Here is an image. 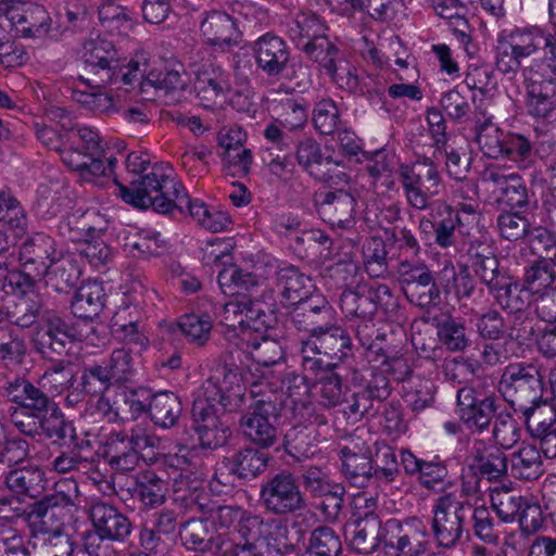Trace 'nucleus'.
Listing matches in <instances>:
<instances>
[{"label":"nucleus","mask_w":556,"mask_h":556,"mask_svg":"<svg viewBox=\"0 0 556 556\" xmlns=\"http://www.w3.org/2000/svg\"><path fill=\"white\" fill-rule=\"evenodd\" d=\"M114 181L123 201L135 207H152L162 214H168L175 208L180 212L188 210L200 225L210 212L203 202L191 200L182 184L166 175L161 166H154L149 174L132 180L129 187L121 184L116 178Z\"/></svg>","instance_id":"f257e3e1"},{"label":"nucleus","mask_w":556,"mask_h":556,"mask_svg":"<svg viewBox=\"0 0 556 556\" xmlns=\"http://www.w3.org/2000/svg\"><path fill=\"white\" fill-rule=\"evenodd\" d=\"M83 60L88 70V77L79 76V81L81 85L92 88H104L112 84L134 87L136 81L143 78L148 70L146 62L124 63V60L118 56L114 43L102 38L85 43Z\"/></svg>","instance_id":"f03ea898"},{"label":"nucleus","mask_w":556,"mask_h":556,"mask_svg":"<svg viewBox=\"0 0 556 556\" xmlns=\"http://www.w3.org/2000/svg\"><path fill=\"white\" fill-rule=\"evenodd\" d=\"M300 356L302 370L316 377L324 370L351 364L355 358L354 344L349 331L336 319L301 341Z\"/></svg>","instance_id":"7ed1b4c3"},{"label":"nucleus","mask_w":556,"mask_h":556,"mask_svg":"<svg viewBox=\"0 0 556 556\" xmlns=\"http://www.w3.org/2000/svg\"><path fill=\"white\" fill-rule=\"evenodd\" d=\"M282 521L243 510L237 531L240 542L231 545V556H283L293 545L282 541Z\"/></svg>","instance_id":"20e7f679"},{"label":"nucleus","mask_w":556,"mask_h":556,"mask_svg":"<svg viewBox=\"0 0 556 556\" xmlns=\"http://www.w3.org/2000/svg\"><path fill=\"white\" fill-rule=\"evenodd\" d=\"M542 366L536 362L509 363L500 379V391L526 419L534 417L543 402Z\"/></svg>","instance_id":"39448f33"},{"label":"nucleus","mask_w":556,"mask_h":556,"mask_svg":"<svg viewBox=\"0 0 556 556\" xmlns=\"http://www.w3.org/2000/svg\"><path fill=\"white\" fill-rule=\"evenodd\" d=\"M137 375L132 352L114 349L108 357L84 363L78 371L77 389L89 396L106 393L112 387H123Z\"/></svg>","instance_id":"423d86ee"},{"label":"nucleus","mask_w":556,"mask_h":556,"mask_svg":"<svg viewBox=\"0 0 556 556\" xmlns=\"http://www.w3.org/2000/svg\"><path fill=\"white\" fill-rule=\"evenodd\" d=\"M261 384H253L251 394L253 401L242 413L238 421L242 435L254 446L267 450L274 446L279 440V430L276 427L283 401L277 393L265 394L256 390Z\"/></svg>","instance_id":"0eeeda50"},{"label":"nucleus","mask_w":556,"mask_h":556,"mask_svg":"<svg viewBox=\"0 0 556 556\" xmlns=\"http://www.w3.org/2000/svg\"><path fill=\"white\" fill-rule=\"evenodd\" d=\"M63 485L68 488V492L56 490L27 506L26 522L33 536L67 534L65 532V510L77 505L79 491L76 481L58 483L60 488Z\"/></svg>","instance_id":"6e6552de"},{"label":"nucleus","mask_w":556,"mask_h":556,"mask_svg":"<svg viewBox=\"0 0 556 556\" xmlns=\"http://www.w3.org/2000/svg\"><path fill=\"white\" fill-rule=\"evenodd\" d=\"M498 396L491 378L481 377L457 391L456 407L459 420L472 432L489 430L498 409Z\"/></svg>","instance_id":"1a4fd4ad"},{"label":"nucleus","mask_w":556,"mask_h":556,"mask_svg":"<svg viewBox=\"0 0 556 556\" xmlns=\"http://www.w3.org/2000/svg\"><path fill=\"white\" fill-rule=\"evenodd\" d=\"M245 391L242 368L225 362L202 383L193 402L211 404L222 413H232L244 406Z\"/></svg>","instance_id":"9d476101"},{"label":"nucleus","mask_w":556,"mask_h":556,"mask_svg":"<svg viewBox=\"0 0 556 556\" xmlns=\"http://www.w3.org/2000/svg\"><path fill=\"white\" fill-rule=\"evenodd\" d=\"M472 504L462 493L445 492L434 502L431 530L438 546L452 549L462 541Z\"/></svg>","instance_id":"9b49d317"},{"label":"nucleus","mask_w":556,"mask_h":556,"mask_svg":"<svg viewBox=\"0 0 556 556\" xmlns=\"http://www.w3.org/2000/svg\"><path fill=\"white\" fill-rule=\"evenodd\" d=\"M340 307L350 320L374 318L378 309L392 315L399 309V300L392 289L384 283H357L345 288L340 295Z\"/></svg>","instance_id":"f8f14e48"},{"label":"nucleus","mask_w":556,"mask_h":556,"mask_svg":"<svg viewBox=\"0 0 556 556\" xmlns=\"http://www.w3.org/2000/svg\"><path fill=\"white\" fill-rule=\"evenodd\" d=\"M548 30L539 26L502 30L496 39L495 66L503 74L516 73L525 59L533 55L546 43Z\"/></svg>","instance_id":"ddd939ff"},{"label":"nucleus","mask_w":556,"mask_h":556,"mask_svg":"<svg viewBox=\"0 0 556 556\" xmlns=\"http://www.w3.org/2000/svg\"><path fill=\"white\" fill-rule=\"evenodd\" d=\"M258 501L266 513L273 516H294L307 507V503L295 476L280 470L261 483Z\"/></svg>","instance_id":"4468645a"},{"label":"nucleus","mask_w":556,"mask_h":556,"mask_svg":"<svg viewBox=\"0 0 556 556\" xmlns=\"http://www.w3.org/2000/svg\"><path fill=\"white\" fill-rule=\"evenodd\" d=\"M399 174L407 203L418 211L431 207L430 200L442 188L441 176L433 161L424 157L413 164H401Z\"/></svg>","instance_id":"2eb2a0df"},{"label":"nucleus","mask_w":556,"mask_h":556,"mask_svg":"<svg viewBox=\"0 0 556 556\" xmlns=\"http://www.w3.org/2000/svg\"><path fill=\"white\" fill-rule=\"evenodd\" d=\"M399 282L406 300L422 311L430 312L442 303L440 279L424 263L402 262Z\"/></svg>","instance_id":"dca6fc26"},{"label":"nucleus","mask_w":556,"mask_h":556,"mask_svg":"<svg viewBox=\"0 0 556 556\" xmlns=\"http://www.w3.org/2000/svg\"><path fill=\"white\" fill-rule=\"evenodd\" d=\"M391 392L389 378L382 371L372 372L366 387L344 395L342 413L354 424L371 419L379 413L381 404Z\"/></svg>","instance_id":"f3484780"},{"label":"nucleus","mask_w":556,"mask_h":556,"mask_svg":"<svg viewBox=\"0 0 556 556\" xmlns=\"http://www.w3.org/2000/svg\"><path fill=\"white\" fill-rule=\"evenodd\" d=\"M16 421V428L25 435L43 437L53 445L62 448H72L78 444V435L73 421L68 420L61 407L55 405L38 419L24 417Z\"/></svg>","instance_id":"a211bd4d"},{"label":"nucleus","mask_w":556,"mask_h":556,"mask_svg":"<svg viewBox=\"0 0 556 556\" xmlns=\"http://www.w3.org/2000/svg\"><path fill=\"white\" fill-rule=\"evenodd\" d=\"M149 446H153V440L140 428L114 431L108 438L103 458L116 471H131L139 463V453Z\"/></svg>","instance_id":"6ab92c4d"},{"label":"nucleus","mask_w":556,"mask_h":556,"mask_svg":"<svg viewBox=\"0 0 556 556\" xmlns=\"http://www.w3.org/2000/svg\"><path fill=\"white\" fill-rule=\"evenodd\" d=\"M417 519L401 522L391 518L383 525L381 536V551L386 556H420L427 549V542L422 540L425 530L419 531Z\"/></svg>","instance_id":"aec40b11"},{"label":"nucleus","mask_w":556,"mask_h":556,"mask_svg":"<svg viewBox=\"0 0 556 556\" xmlns=\"http://www.w3.org/2000/svg\"><path fill=\"white\" fill-rule=\"evenodd\" d=\"M7 395L10 401L17 404L20 410L11 414V421L16 427V421L24 420V417L38 419L47 414L58 403L36 387L29 380L15 379L7 387Z\"/></svg>","instance_id":"412c9836"},{"label":"nucleus","mask_w":556,"mask_h":556,"mask_svg":"<svg viewBox=\"0 0 556 556\" xmlns=\"http://www.w3.org/2000/svg\"><path fill=\"white\" fill-rule=\"evenodd\" d=\"M191 416L202 448L216 450L227 444L232 431L222 420L218 407H213L211 404H204L203 402H193Z\"/></svg>","instance_id":"4be33fe9"},{"label":"nucleus","mask_w":556,"mask_h":556,"mask_svg":"<svg viewBox=\"0 0 556 556\" xmlns=\"http://www.w3.org/2000/svg\"><path fill=\"white\" fill-rule=\"evenodd\" d=\"M62 252L55 239L45 231L29 233L18 247V260L24 270L43 279V273Z\"/></svg>","instance_id":"5701e85b"},{"label":"nucleus","mask_w":556,"mask_h":556,"mask_svg":"<svg viewBox=\"0 0 556 556\" xmlns=\"http://www.w3.org/2000/svg\"><path fill=\"white\" fill-rule=\"evenodd\" d=\"M230 307H235V313H240L245 316V323L249 328L255 331L262 328H271L277 321L276 316V302L271 291L265 288H260L257 291L247 293L240 298L236 303L230 302L226 305V311L229 312Z\"/></svg>","instance_id":"b1692460"},{"label":"nucleus","mask_w":556,"mask_h":556,"mask_svg":"<svg viewBox=\"0 0 556 556\" xmlns=\"http://www.w3.org/2000/svg\"><path fill=\"white\" fill-rule=\"evenodd\" d=\"M289 315L293 326L308 334L321 330L324 326L337 319L336 311L329 301L316 292L291 306Z\"/></svg>","instance_id":"393cba45"},{"label":"nucleus","mask_w":556,"mask_h":556,"mask_svg":"<svg viewBox=\"0 0 556 556\" xmlns=\"http://www.w3.org/2000/svg\"><path fill=\"white\" fill-rule=\"evenodd\" d=\"M109 219L97 208H78L67 214L58 224L61 237L73 242L94 240L103 235L109 227Z\"/></svg>","instance_id":"a878e982"},{"label":"nucleus","mask_w":556,"mask_h":556,"mask_svg":"<svg viewBox=\"0 0 556 556\" xmlns=\"http://www.w3.org/2000/svg\"><path fill=\"white\" fill-rule=\"evenodd\" d=\"M89 519L93 529L108 542L125 543L132 533L129 517L116 506L103 501L93 503L89 508Z\"/></svg>","instance_id":"bb28decb"},{"label":"nucleus","mask_w":556,"mask_h":556,"mask_svg":"<svg viewBox=\"0 0 556 556\" xmlns=\"http://www.w3.org/2000/svg\"><path fill=\"white\" fill-rule=\"evenodd\" d=\"M375 503L372 498L367 500L365 510H356L349 522L352 547L361 554L376 552L381 546L382 521L370 509L371 506H375Z\"/></svg>","instance_id":"cd10ccee"},{"label":"nucleus","mask_w":556,"mask_h":556,"mask_svg":"<svg viewBox=\"0 0 556 556\" xmlns=\"http://www.w3.org/2000/svg\"><path fill=\"white\" fill-rule=\"evenodd\" d=\"M257 68L266 76L280 78L289 67L290 49L287 42L273 33H266L253 43Z\"/></svg>","instance_id":"c85d7f7f"},{"label":"nucleus","mask_w":556,"mask_h":556,"mask_svg":"<svg viewBox=\"0 0 556 556\" xmlns=\"http://www.w3.org/2000/svg\"><path fill=\"white\" fill-rule=\"evenodd\" d=\"M316 206L321 219L332 227L346 229L354 223L356 200L343 188L319 193Z\"/></svg>","instance_id":"c756f323"},{"label":"nucleus","mask_w":556,"mask_h":556,"mask_svg":"<svg viewBox=\"0 0 556 556\" xmlns=\"http://www.w3.org/2000/svg\"><path fill=\"white\" fill-rule=\"evenodd\" d=\"M467 256L475 276L488 291L509 274L508 269L501 267L494 247L485 241H471Z\"/></svg>","instance_id":"7c9ffc66"},{"label":"nucleus","mask_w":556,"mask_h":556,"mask_svg":"<svg viewBox=\"0 0 556 556\" xmlns=\"http://www.w3.org/2000/svg\"><path fill=\"white\" fill-rule=\"evenodd\" d=\"M341 472L353 486L365 488L374 484L372 464L369 458V446L351 442L339 452Z\"/></svg>","instance_id":"2f4dec72"},{"label":"nucleus","mask_w":556,"mask_h":556,"mask_svg":"<svg viewBox=\"0 0 556 556\" xmlns=\"http://www.w3.org/2000/svg\"><path fill=\"white\" fill-rule=\"evenodd\" d=\"M256 446H244L222 459V468L238 480H252L262 475L270 460L267 453Z\"/></svg>","instance_id":"473e14b6"},{"label":"nucleus","mask_w":556,"mask_h":556,"mask_svg":"<svg viewBox=\"0 0 556 556\" xmlns=\"http://www.w3.org/2000/svg\"><path fill=\"white\" fill-rule=\"evenodd\" d=\"M200 29L211 46L224 49L239 43L240 33L236 22L224 11L205 12Z\"/></svg>","instance_id":"72a5a7b5"},{"label":"nucleus","mask_w":556,"mask_h":556,"mask_svg":"<svg viewBox=\"0 0 556 556\" xmlns=\"http://www.w3.org/2000/svg\"><path fill=\"white\" fill-rule=\"evenodd\" d=\"M179 536L187 549L199 553H219L226 543L220 535L211 533L208 520L205 518H191L181 523Z\"/></svg>","instance_id":"f704fd0d"},{"label":"nucleus","mask_w":556,"mask_h":556,"mask_svg":"<svg viewBox=\"0 0 556 556\" xmlns=\"http://www.w3.org/2000/svg\"><path fill=\"white\" fill-rule=\"evenodd\" d=\"M440 274L442 291L445 294L453 293L459 302H478L484 298V289L478 286L476 276L471 275L468 265H463L458 271L453 265L445 266Z\"/></svg>","instance_id":"c9c22d12"},{"label":"nucleus","mask_w":556,"mask_h":556,"mask_svg":"<svg viewBox=\"0 0 556 556\" xmlns=\"http://www.w3.org/2000/svg\"><path fill=\"white\" fill-rule=\"evenodd\" d=\"M276 288L281 303L291 307L309 295L314 285L309 276L301 273L296 266L289 265L276 271Z\"/></svg>","instance_id":"e433bc0d"},{"label":"nucleus","mask_w":556,"mask_h":556,"mask_svg":"<svg viewBox=\"0 0 556 556\" xmlns=\"http://www.w3.org/2000/svg\"><path fill=\"white\" fill-rule=\"evenodd\" d=\"M494 301L509 313H522L529 308L533 295L515 276L506 275L489 290Z\"/></svg>","instance_id":"4c0bfd02"},{"label":"nucleus","mask_w":556,"mask_h":556,"mask_svg":"<svg viewBox=\"0 0 556 556\" xmlns=\"http://www.w3.org/2000/svg\"><path fill=\"white\" fill-rule=\"evenodd\" d=\"M556 109V81L553 76L533 77L527 84V110L533 117L545 118Z\"/></svg>","instance_id":"58836bf2"},{"label":"nucleus","mask_w":556,"mask_h":556,"mask_svg":"<svg viewBox=\"0 0 556 556\" xmlns=\"http://www.w3.org/2000/svg\"><path fill=\"white\" fill-rule=\"evenodd\" d=\"M105 293L101 283L88 281L77 288L71 301L72 314L83 320L98 317L104 307Z\"/></svg>","instance_id":"ea45409f"},{"label":"nucleus","mask_w":556,"mask_h":556,"mask_svg":"<svg viewBox=\"0 0 556 556\" xmlns=\"http://www.w3.org/2000/svg\"><path fill=\"white\" fill-rule=\"evenodd\" d=\"M476 140L480 150L489 159H501L505 147L506 132L493 123V115L484 110L475 113Z\"/></svg>","instance_id":"a19ab883"},{"label":"nucleus","mask_w":556,"mask_h":556,"mask_svg":"<svg viewBox=\"0 0 556 556\" xmlns=\"http://www.w3.org/2000/svg\"><path fill=\"white\" fill-rule=\"evenodd\" d=\"M81 275L77 261L70 254L62 253L54 260L43 273L46 285L56 292H68L76 288Z\"/></svg>","instance_id":"79ce46f5"},{"label":"nucleus","mask_w":556,"mask_h":556,"mask_svg":"<svg viewBox=\"0 0 556 556\" xmlns=\"http://www.w3.org/2000/svg\"><path fill=\"white\" fill-rule=\"evenodd\" d=\"M473 102L475 94L468 87L456 86L442 93L440 106L452 122L464 124L469 122L475 113L481 111H472Z\"/></svg>","instance_id":"37998d69"},{"label":"nucleus","mask_w":556,"mask_h":556,"mask_svg":"<svg viewBox=\"0 0 556 556\" xmlns=\"http://www.w3.org/2000/svg\"><path fill=\"white\" fill-rule=\"evenodd\" d=\"M369 458H371L372 477L376 484H390L400 476L395 450L387 442H375L374 450L369 447Z\"/></svg>","instance_id":"c03bdc74"},{"label":"nucleus","mask_w":556,"mask_h":556,"mask_svg":"<svg viewBox=\"0 0 556 556\" xmlns=\"http://www.w3.org/2000/svg\"><path fill=\"white\" fill-rule=\"evenodd\" d=\"M8 18L14 25L16 34L24 38H40L48 34L49 15L42 7H36L24 13H20L14 5L7 13Z\"/></svg>","instance_id":"a18cd8bd"},{"label":"nucleus","mask_w":556,"mask_h":556,"mask_svg":"<svg viewBox=\"0 0 556 556\" xmlns=\"http://www.w3.org/2000/svg\"><path fill=\"white\" fill-rule=\"evenodd\" d=\"M437 334L439 342L450 352H464L472 343L470 330L466 326L465 319L446 316L437 324Z\"/></svg>","instance_id":"49530a36"},{"label":"nucleus","mask_w":556,"mask_h":556,"mask_svg":"<svg viewBox=\"0 0 556 556\" xmlns=\"http://www.w3.org/2000/svg\"><path fill=\"white\" fill-rule=\"evenodd\" d=\"M182 413L179 396L172 391L155 392L149 417L161 428L169 429L177 425Z\"/></svg>","instance_id":"de8ad7c7"},{"label":"nucleus","mask_w":556,"mask_h":556,"mask_svg":"<svg viewBox=\"0 0 556 556\" xmlns=\"http://www.w3.org/2000/svg\"><path fill=\"white\" fill-rule=\"evenodd\" d=\"M472 457L475 467L488 480L496 481L506 476L509 460L500 447L475 445Z\"/></svg>","instance_id":"09e8293b"},{"label":"nucleus","mask_w":556,"mask_h":556,"mask_svg":"<svg viewBox=\"0 0 556 556\" xmlns=\"http://www.w3.org/2000/svg\"><path fill=\"white\" fill-rule=\"evenodd\" d=\"M490 178L501 185V202L510 211L527 212L530 208V195L520 176L491 173Z\"/></svg>","instance_id":"8fccbe9b"},{"label":"nucleus","mask_w":556,"mask_h":556,"mask_svg":"<svg viewBox=\"0 0 556 556\" xmlns=\"http://www.w3.org/2000/svg\"><path fill=\"white\" fill-rule=\"evenodd\" d=\"M5 484L17 494L36 498L46 488L45 473L33 466L13 469L7 475Z\"/></svg>","instance_id":"3c124183"},{"label":"nucleus","mask_w":556,"mask_h":556,"mask_svg":"<svg viewBox=\"0 0 556 556\" xmlns=\"http://www.w3.org/2000/svg\"><path fill=\"white\" fill-rule=\"evenodd\" d=\"M430 216L434 217V241L441 248L452 247L455 241L456 226L462 225V219L455 210L442 202L431 206Z\"/></svg>","instance_id":"603ef678"},{"label":"nucleus","mask_w":556,"mask_h":556,"mask_svg":"<svg viewBox=\"0 0 556 556\" xmlns=\"http://www.w3.org/2000/svg\"><path fill=\"white\" fill-rule=\"evenodd\" d=\"M511 476L521 480H535L544 472L541 452L533 445H522L509 458Z\"/></svg>","instance_id":"864d4df0"},{"label":"nucleus","mask_w":556,"mask_h":556,"mask_svg":"<svg viewBox=\"0 0 556 556\" xmlns=\"http://www.w3.org/2000/svg\"><path fill=\"white\" fill-rule=\"evenodd\" d=\"M536 153L534 142L529 136L514 131L506 132L502 159L511 161L519 169H529L536 163Z\"/></svg>","instance_id":"5fc2aeb1"},{"label":"nucleus","mask_w":556,"mask_h":556,"mask_svg":"<svg viewBox=\"0 0 556 556\" xmlns=\"http://www.w3.org/2000/svg\"><path fill=\"white\" fill-rule=\"evenodd\" d=\"M0 223L15 239L23 238L28 229L27 214L9 189L0 191Z\"/></svg>","instance_id":"6e6d98bb"},{"label":"nucleus","mask_w":556,"mask_h":556,"mask_svg":"<svg viewBox=\"0 0 556 556\" xmlns=\"http://www.w3.org/2000/svg\"><path fill=\"white\" fill-rule=\"evenodd\" d=\"M218 285L224 293L244 295L261 288L254 274L239 268L237 265L224 267L217 277Z\"/></svg>","instance_id":"4d7b16f0"},{"label":"nucleus","mask_w":556,"mask_h":556,"mask_svg":"<svg viewBox=\"0 0 556 556\" xmlns=\"http://www.w3.org/2000/svg\"><path fill=\"white\" fill-rule=\"evenodd\" d=\"M166 485L154 471H143L138 475L132 496L138 498L146 507H156L165 501Z\"/></svg>","instance_id":"13d9d810"},{"label":"nucleus","mask_w":556,"mask_h":556,"mask_svg":"<svg viewBox=\"0 0 556 556\" xmlns=\"http://www.w3.org/2000/svg\"><path fill=\"white\" fill-rule=\"evenodd\" d=\"M98 17L102 28L111 35L126 36L132 28L128 10L113 0H105L98 7Z\"/></svg>","instance_id":"bf43d9fd"},{"label":"nucleus","mask_w":556,"mask_h":556,"mask_svg":"<svg viewBox=\"0 0 556 556\" xmlns=\"http://www.w3.org/2000/svg\"><path fill=\"white\" fill-rule=\"evenodd\" d=\"M275 122L289 130L302 128L307 121V106L304 101L294 98H283L273 103Z\"/></svg>","instance_id":"052dcab7"},{"label":"nucleus","mask_w":556,"mask_h":556,"mask_svg":"<svg viewBox=\"0 0 556 556\" xmlns=\"http://www.w3.org/2000/svg\"><path fill=\"white\" fill-rule=\"evenodd\" d=\"M42 311V300L39 294L21 295L11 308L8 309V318L11 324L21 328L34 325Z\"/></svg>","instance_id":"680f3d73"},{"label":"nucleus","mask_w":556,"mask_h":556,"mask_svg":"<svg viewBox=\"0 0 556 556\" xmlns=\"http://www.w3.org/2000/svg\"><path fill=\"white\" fill-rule=\"evenodd\" d=\"M303 51L326 73L340 60L339 49L326 36H314L304 45Z\"/></svg>","instance_id":"e2e57ef3"},{"label":"nucleus","mask_w":556,"mask_h":556,"mask_svg":"<svg viewBox=\"0 0 556 556\" xmlns=\"http://www.w3.org/2000/svg\"><path fill=\"white\" fill-rule=\"evenodd\" d=\"M555 279L556 273L552 262L536 260L525 268L521 282L534 295L551 287Z\"/></svg>","instance_id":"0e129e2a"},{"label":"nucleus","mask_w":556,"mask_h":556,"mask_svg":"<svg viewBox=\"0 0 556 556\" xmlns=\"http://www.w3.org/2000/svg\"><path fill=\"white\" fill-rule=\"evenodd\" d=\"M369 362H380L388 357L395 356L402 351V341L397 338V333L393 329H384L374 336L365 349Z\"/></svg>","instance_id":"69168bd1"},{"label":"nucleus","mask_w":556,"mask_h":556,"mask_svg":"<svg viewBox=\"0 0 556 556\" xmlns=\"http://www.w3.org/2000/svg\"><path fill=\"white\" fill-rule=\"evenodd\" d=\"M523 212L504 211L496 218L500 236L508 241H518L529 237L531 232L530 220L522 215Z\"/></svg>","instance_id":"338daca9"},{"label":"nucleus","mask_w":556,"mask_h":556,"mask_svg":"<svg viewBox=\"0 0 556 556\" xmlns=\"http://www.w3.org/2000/svg\"><path fill=\"white\" fill-rule=\"evenodd\" d=\"M548 36L543 46L544 59L540 66L541 72L536 71L535 77L553 76V80L556 81V0H548Z\"/></svg>","instance_id":"774afa93"}]
</instances>
